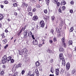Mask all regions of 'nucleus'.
<instances>
[{
  "label": "nucleus",
  "mask_w": 76,
  "mask_h": 76,
  "mask_svg": "<svg viewBox=\"0 0 76 76\" xmlns=\"http://www.w3.org/2000/svg\"><path fill=\"white\" fill-rule=\"evenodd\" d=\"M69 12L71 13H73V10H69Z\"/></svg>",
  "instance_id": "obj_56"
},
{
  "label": "nucleus",
  "mask_w": 76,
  "mask_h": 76,
  "mask_svg": "<svg viewBox=\"0 0 76 76\" xmlns=\"http://www.w3.org/2000/svg\"><path fill=\"white\" fill-rule=\"evenodd\" d=\"M11 59H12V57L10 56L7 57V61L9 62V61H10Z\"/></svg>",
  "instance_id": "obj_17"
},
{
  "label": "nucleus",
  "mask_w": 76,
  "mask_h": 76,
  "mask_svg": "<svg viewBox=\"0 0 76 76\" xmlns=\"http://www.w3.org/2000/svg\"><path fill=\"white\" fill-rule=\"evenodd\" d=\"M36 6L37 8H40L41 7V6L38 4H37L36 5Z\"/></svg>",
  "instance_id": "obj_35"
},
{
  "label": "nucleus",
  "mask_w": 76,
  "mask_h": 76,
  "mask_svg": "<svg viewBox=\"0 0 76 76\" xmlns=\"http://www.w3.org/2000/svg\"><path fill=\"white\" fill-rule=\"evenodd\" d=\"M64 70L62 69H61V70L60 73L61 74H63V73H64Z\"/></svg>",
  "instance_id": "obj_44"
},
{
  "label": "nucleus",
  "mask_w": 76,
  "mask_h": 76,
  "mask_svg": "<svg viewBox=\"0 0 76 76\" xmlns=\"http://www.w3.org/2000/svg\"><path fill=\"white\" fill-rule=\"evenodd\" d=\"M47 53H50V54L53 53L52 50H50V49H48V50H47Z\"/></svg>",
  "instance_id": "obj_20"
},
{
  "label": "nucleus",
  "mask_w": 76,
  "mask_h": 76,
  "mask_svg": "<svg viewBox=\"0 0 76 76\" xmlns=\"http://www.w3.org/2000/svg\"><path fill=\"white\" fill-rule=\"evenodd\" d=\"M54 68L53 66L51 67V69H50V72L52 73H54Z\"/></svg>",
  "instance_id": "obj_18"
},
{
  "label": "nucleus",
  "mask_w": 76,
  "mask_h": 76,
  "mask_svg": "<svg viewBox=\"0 0 76 76\" xmlns=\"http://www.w3.org/2000/svg\"><path fill=\"white\" fill-rule=\"evenodd\" d=\"M13 6L14 7H17V6H18V4L16 3H14Z\"/></svg>",
  "instance_id": "obj_41"
},
{
  "label": "nucleus",
  "mask_w": 76,
  "mask_h": 76,
  "mask_svg": "<svg viewBox=\"0 0 76 76\" xmlns=\"http://www.w3.org/2000/svg\"><path fill=\"white\" fill-rule=\"evenodd\" d=\"M50 33H52V34H54V30L53 29H51L50 30Z\"/></svg>",
  "instance_id": "obj_45"
},
{
  "label": "nucleus",
  "mask_w": 76,
  "mask_h": 76,
  "mask_svg": "<svg viewBox=\"0 0 76 76\" xmlns=\"http://www.w3.org/2000/svg\"><path fill=\"white\" fill-rule=\"evenodd\" d=\"M53 40H49V43H50V44H52V43H53Z\"/></svg>",
  "instance_id": "obj_53"
},
{
  "label": "nucleus",
  "mask_w": 76,
  "mask_h": 76,
  "mask_svg": "<svg viewBox=\"0 0 76 76\" xmlns=\"http://www.w3.org/2000/svg\"><path fill=\"white\" fill-rule=\"evenodd\" d=\"M3 42H4L5 44L7 43V40L6 39H4L3 40H2Z\"/></svg>",
  "instance_id": "obj_43"
},
{
  "label": "nucleus",
  "mask_w": 76,
  "mask_h": 76,
  "mask_svg": "<svg viewBox=\"0 0 76 76\" xmlns=\"http://www.w3.org/2000/svg\"><path fill=\"white\" fill-rule=\"evenodd\" d=\"M0 74L1 75H3L4 74V71H2L1 73H0Z\"/></svg>",
  "instance_id": "obj_37"
},
{
  "label": "nucleus",
  "mask_w": 76,
  "mask_h": 76,
  "mask_svg": "<svg viewBox=\"0 0 76 76\" xmlns=\"http://www.w3.org/2000/svg\"><path fill=\"white\" fill-rule=\"evenodd\" d=\"M22 52L24 54H28V50L26 48H24L22 49Z\"/></svg>",
  "instance_id": "obj_4"
},
{
  "label": "nucleus",
  "mask_w": 76,
  "mask_h": 76,
  "mask_svg": "<svg viewBox=\"0 0 76 76\" xmlns=\"http://www.w3.org/2000/svg\"><path fill=\"white\" fill-rule=\"evenodd\" d=\"M40 64L39 63L38 61H37L36 63V65L37 67H38V66H39Z\"/></svg>",
  "instance_id": "obj_29"
},
{
  "label": "nucleus",
  "mask_w": 76,
  "mask_h": 76,
  "mask_svg": "<svg viewBox=\"0 0 76 76\" xmlns=\"http://www.w3.org/2000/svg\"><path fill=\"white\" fill-rule=\"evenodd\" d=\"M59 59H60L61 60H62V66H65V65H66V61H65V59H64V58L63 56V53H60L59 54Z\"/></svg>",
  "instance_id": "obj_1"
},
{
  "label": "nucleus",
  "mask_w": 76,
  "mask_h": 76,
  "mask_svg": "<svg viewBox=\"0 0 76 76\" xmlns=\"http://www.w3.org/2000/svg\"><path fill=\"white\" fill-rule=\"evenodd\" d=\"M53 41L54 42H56V41H57V38L56 37H54L53 38Z\"/></svg>",
  "instance_id": "obj_49"
},
{
  "label": "nucleus",
  "mask_w": 76,
  "mask_h": 76,
  "mask_svg": "<svg viewBox=\"0 0 76 76\" xmlns=\"http://www.w3.org/2000/svg\"><path fill=\"white\" fill-rule=\"evenodd\" d=\"M23 37L24 39H26L27 40L28 39V36H24Z\"/></svg>",
  "instance_id": "obj_51"
},
{
  "label": "nucleus",
  "mask_w": 76,
  "mask_h": 76,
  "mask_svg": "<svg viewBox=\"0 0 76 76\" xmlns=\"http://www.w3.org/2000/svg\"><path fill=\"white\" fill-rule=\"evenodd\" d=\"M62 45L64 47H66V44L65 42H62Z\"/></svg>",
  "instance_id": "obj_27"
},
{
  "label": "nucleus",
  "mask_w": 76,
  "mask_h": 76,
  "mask_svg": "<svg viewBox=\"0 0 76 76\" xmlns=\"http://www.w3.org/2000/svg\"><path fill=\"white\" fill-rule=\"evenodd\" d=\"M28 4H26L24 2H23V4L22 5V7H26L27 8V7H28Z\"/></svg>",
  "instance_id": "obj_10"
},
{
  "label": "nucleus",
  "mask_w": 76,
  "mask_h": 76,
  "mask_svg": "<svg viewBox=\"0 0 76 76\" xmlns=\"http://www.w3.org/2000/svg\"><path fill=\"white\" fill-rule=\"evenodd\" d=\"M18 68V65L16 64H15L13 66L12 69L13 70H16V69Z\"/></svg>",
  "instance_id": "obj_11"
},
{
  "label": "nucleus",
  "mask_w": 76,
  "mask_h": 76,
  "mask_svg": "<svg viewBox=\"0 0 76 76\" xmlns=\"http://www.w3.org/2000/svg\"><path fill=\"white\" fill-rule=\"evenodd\" d=\"M32 35V33L31 31H28V36H29V37H31Z\"/></svg>",
  "instance_id": "obj_21"
},
{
  "label": "nucleus",
  "mask_w": 76,
  "mask_h": 76,
  "mask_svg": "<svg viewBox=\"0 0 76 76\" xmlns=\"http://www.w3.org/2000/svg\"><path fill=\"white\" fill-rule=\"evenodd\" d=\"M76 73V69H73L72 70L71 73L72 75H74Z\"/></svg>",
  "instance_id": "obj_19"
},
{
  "label": "nucleus",
  "mask_w": 76,
  "mask_h": 76,
  "mask_svg": "<svg viewBox=\"0 0 76 76\" xmlns=\"http://www.w3.org/2000/svg\"><path fill=\"white\" fill-rule=\"evenodd\" d=\"M14 15H15V16H17V15H18V14L17 13V12H14Z\"/></svg>",
  "instance_id": "obj_63"
},
{
  "label": "nucleus",
  "mask_w": 76,
  "mask_h": 76,
  "mask_svg": "<svg viewBox=\"0 0 76 76\" xmlns=\"http://www.w3.org/2000/svg\"><path fill=\"white\" fill-rule=\"evenodd\" d=\"M7 55H5L4 56H3L2 57V58H4V59H6L7 60Z\"/></svg>",
  "instance_id": "obj_38"
},
{
  "label": "nucleus",
  "mask_w": 76,
  "mask_h": 76,
  "mask_svg": "<svg viewBox=\"0 0 76 76\" xmlns=\"http://www.w3.org/2000/svg\"><path fill=\"white\" fill-rule=\"evenodd\" d=\"M62 9V7H60L58 9L59 12H60V13H61L62 12V11H61Z\"/></svg>",
  "instance_id": "obj_33"
},
{
  "label": "nucleus",
  "mask_w": 76,
  "mask_h": 76,
  "mask_svg": "<svg viewBox=\"0 0 76 76\" xmlns=\"http://www.w3.org/2000/svg\"><path fill=\"white\" fill-rule=\"evenodd\" d=\"M62 10H64L66 9V7L64 6H63L62 7Z\"/></svg>",
  "instance_id": "obj_54"
},
{
  "label": "nucleus",
  "mask_w": 76,
  "mask_h": 76,
  "mask_svg": "<svg viewBox=\"0 0 76 76\" xmlns=\"http://www.w3.org/2000/svg\"><path fill=\"white\" fill-rule=\"evenodd\" d=\"M70 67V63H68L66 65V69L67 70H69Z\"/></svg>",
  "instance_id": "obj_8"
},
{
  "label": "nucleus",
  "mask_w": 76,
  "mask_h": 76,
  "mask_svg": "<svg viewBox=\"0 0 76 76\" xmlns=\"http://www.w3.org/2000/svg\"><path fill=\"white\" fill-rule=\"evenodd\" d=\"M56 32L57 33H60V30H59V29L57 27L56 28Z\"/></svg>",
  "instance_id": "obj_34"
},
{
  "label": "nucleus",
  "mask_w": 76,
  "mask_h": 76,
  "mask_svg": "<svg viewBox=\"0 0 76 76\" xmlns=\"http://www.w3.org/2000/svg\"><path fill=\"white\" fill-rule=\"evenodd\" d=\"M57 4V6H59L60 5V3L59 2H58Z\"/></svg>",
  "instance_id": "obj_59"
},
{
  "label": "nucleus",
  "mask_w": 76,
  "mask_h": 76,
  "mask_svg": "<svg viewBox=\"0 0 76 76\" xmlns=\"http://www.w3.org/2000/svg\"><path fill=\"white\" fill-rule=\"evenodd\" d=\"M54 60H53V59H52L51 58V59H50V63H53Z\"/></svg>",
  "instance_id": "obj_40"
},
{
  "label": "nucleus",
  "mask_w": 76,
  "mask_h": 76,
  "mask_svg": "<svg viewBox=\"0 0 76 76\" xmlns=\"http://www.w3.org/2000/svg\"><path fill=\"white\" fill-rule=\"evenodd\" d=\"M38 16L37 15H34L32 19L33 20H34V21H36L38 20Z\"/></svg>",
  "instance_id": "obj_9"
},
{
  "label": "nucleus",
  "mask_w": 76,
  "mask_h": 76,
  "mask_svg": "<svg viewBox=\"0 0 76 76\" xmlns=\"http://www.w3.org/2000/svg\"><path fill=\"white\" fill-rule=\"evenodd\" d=\"M54 16H52L51 17V19L52 20H54Z\"/></svg>",
  "instance_id": "obj_55"
},
{
  "label": "nucleus",
  "mask_w": 76,
  "mask_h": 76,
  "mask_svg": "<svg viewBox=\"0 0 76 76\" xmlns=\"http://www.w3.org/2000/svg\"><path fill=\"white\" fill-rule=\"evenodd\" d=\"M33 44L35 45H37L38 44V41L36 39H34L33 41Z\"/></svg>",
  "instance_id": "obj_7"
},
{
  "label": "nucleus",
  "mask_w": 76,
  "mask_h": 76,
  "mask_svg": "<svg viewBox=\"0 0 76 76\" xmlns=\"http://www.w3.org/2000/svg\"><path fill=\"white\" fill-rule=\"evenodd\" d=\"M39 24L41 26V27L42 28H44L45 25V23H44V21L43 20H41L39 21Z\"/></svg>",
  "instance_id": "obj_3"
},
{
  "label": "nucleus",
  "mask_w": 76,
  "mask_h": 76,
  "mask_svg": "<svg viewBox=\"0 0 76 76\" xmlns=\"http://www.w3.org/2000/svg\"><path fill=\"white\" fill-rule=\"evenodd\" d=\"M4 1L5 4H7L8 3H9V2L7 0H5Z\"/></svg>",
  "instance_id": "obj_46"
},
{
  "label": "nucleus",
  "mask_w": 76,
  "mask_h": 76,
  "mask_svg": "<svg viewBox=\"0 0 76 76\" xmlns=\"http://www.w3.org/2000/svg\"><path fill=\"white\" fill-rule=\"evenodd\" d=\"M55 73L56 76H58L59 75V69L58 68L56 69L55 70Z\"/></svg>",
  "instance_id": "obj_5"
},
{
  "label": "nucleus",
  "mask_w": 76,
  "mask_h": 76,
  "mask_svg": "<svg viewBox=\"0 0 76 76\" xmlns=\"http://www.w3.org/2000/svg\"><path fill=\"white\" fill-rule=\"evenodd\" d=\"M27 34H28V30H25L23 33L24 36L25 37H26L27 36Z\"/></svg>",
  "instance_id": "obj_16"
},
{
  "label": "nucleus",
  "mask_w": 76,
  "mask_h": 76,
  "mask_svg": "<svg viewBox=\"0 0 76 76\" xmlns=\"http://www.w3.org/2000/svg\"><path fill=\"white\" fill-rule=\"evenodd\" d=\"M2 67L4 69H5L6 67V65L4 64L2 66Z\"/></svg>",
  "instance_id": "obj_50"
},
{
  "label": "nucleus",
  "mask_w": 76,
  "mask_h": 76,
  "mask_svg": "<svg viewBox=\"0 0 76 76\" xmlns=\"http://www.w3.org/2000/svg\"><path fill=\"white\" fill-rule=\"evenodd\" d=\"M59 51L60 52H63V51H64V49H63V48H61L59 49Z\"/></svg>",
  "instance_id": "obj_32"
},
{
  "label": "nucleus",
  "mask_w": 76,
  "mask_h": 76,
  "mask_svg": "<svg viewBox=\"0 0 76 76\" xmlns=\"http://www.w3.org/2000/svg\"><path fill=\"white\" fill-rule=\"evenodd\" d=\"M3 15L0 14V20H1L2 19H3Z\"/></svg>",
  "instance_id": "obj_30"
},
{
  "label": "nucleus",
  "mask_w": 76,
  "mask_h": 76,
  "mask_svg": "<svg viewBox=\"0 0 76 76\" xmlns=\"http://www.w3.org/2000/svg\"><path fill=\"white\" fill-rule=\"evenodd\" d=\"M73 43V42H72V40H69V41H68V44H69V45H72Z\"/></svg>",
  "instance_id": "obj_24"
},
{
  "label": "nucleus",
  "mask_w": 76,
  "mask_h": 76,
  "mask_svg": "<svg viewBox=\"0 0 76 76\" xmlns=\"http://www.w3.org/2000/svg\"><path fill=\"white\" fill-rule=\"evenodd\" d=\"M73 27H72L70 29H69V31L70 32H73Z\"/></svg>",
  "instance_id": "obj_36"
},
{
  "label": "nucleus",
  "mask_w": 76,
  "mask_h": 76,
  "mask_svg": "<svg viewBox=\"0 0 76 76\" xmlns=\"http://www.w3.org/2000/svg\"><path fill=\"white\" fill-rule=\"evenodd\" d=\"M44 12L45 14H47L48 13V11L47 10H44Z\"/></svg>",
  "instance_id": "obj_39"
},
{
  "label": "nucleus",
  "mask_w": 76,
  "mask_h": 76,
  "mask_svg": "<svg viewBox=\"0 0 76 76\" xmlns=\"http://www.w3.org/2000/svg\"><path fill=\"white\" fill-rule=\"evenodd\" d=\"M62 42H64L65 41V38L64 37H63L61 39Z\"/></svg>",
  "instance_id": "obj_47"
},
{
  "label": "nucleus",
  "mask_w": 76,
  "mask_h": 76,
  "mask_svg": "<svg viewBox=\"0 0 76 76\" xmlns=\"http://www.w3.org/2000/svg\"><path fill=\"white\" fill-rule=\"evenodd\" d=\"M32 10V7L30 6H28V7L27 8V11L28 12H31Z\"/></svg>",
  "instance_id": "obj_15"
},
{
  "label": "nucleus",
  "mask_w": 76,
  "mask_h": 76,
  "mask_svg": "<svg viewBox=\"0 0 76 76\" xmlns=\"http://www.w3.org/2000/svg\"><path fill=\"white\" fill-rule=\"evenodd\" d=\"M49 3H50V1H49V0H48L47 1V5H49Z\"/></svg>",
  "instance_id": "obj_58"
},
{
  "label": "nucleus",
  "mask_w": 76,
  "mask_h": 76,
  "mask_svg": "<svg viewBox=\"0 0 76 76\" xmlns=\"http://www.w3.org/2000/svg\"><path fill=\"white\" fill-rule=\"evenodd\" d=\"M29 58H23V61L24 63H26V62H28V61H29Z\"/></svg>",
  "instance_id": "obj_6"
},
{
  "label": "nucleus",
  "mask_w": 76,
  "mask_h": 76,
  "mask_svg": "<svg viewBox=\"0 0 76 76\" xmlns=\"http://www.w3.org/2000/svg\"><path fill=\"white\" fill-rule=\"evenodd\" d=\"M43 19L46 22H47L49 21L50 20V17L46 15H45L43 16Z\"/></svg>",
  "instance_id": "obj_2"
},
{
  "label": "nucleus",
  "mask_w": 76,
  "mask_h": 76,
  "mask_svg": "<svg viewBox=\"0 0 76 76\" xmlns=\"http://www.w3.org/2000/svg\"><path fill=\"white\" fill-rule=\"evenodd\" d=\"M11 61V63H13L14 62H15V60H14V59H12L10 60Z\"/></svg>",
  "instance_id": "obj_48"
},
{
  "label": "nucleus",
  "mask_w": 76,
  "mask_h": 76,
  "mask_svg": "<svg viewBox=\"0 0 76 76\" xmlns=\"http://www.w3.org/2000/svg\"><path fill=\"white\" fill-rule=\"evenodd\" d=\"M25 73V70H23L22 71L21 74L22 75H24Z\"/></svg>",
  "instance_id": "obj_42"
},
{
  "label": "nucleus",
  "mask_w": 76,
  "mask_h": 76,
  "mask_svg": "<svg viewBox=\"0 0 76 76\" xmlns=\"http://www.w3.org/2000/svg\"><path fill=\"white\" fill-rule=\"evenodd\" d=\"M35 72L36 74V76H39V71L38 70V69H36L35 70Z\"/></svg>",
  "instance_id": "obj_12"
},
{
  "label": "nucleus",
  "mask_w": 76,
  "mask_h": 76,
  "mask_svg": "<svg viewBox=\"0 0 76 76\" xmlns=\"http://www.w3.org/2000/svg\"><path fill=\"white\" fill-rule=\"evenodd\" d=\"M52 1L53 3L57 4V2H58V0H53Z\"/></svg>",
  "instance_id": "obj_25"
},
{
  "label": "nucleus",
  "mask_w": 76,
  "mask_h": 76,
  "mask_svg": "<svg viewBox=\"0 0 76 76\" xmlns=\"http://www.w3.org/2000/svg\"><path fill=\"white\" fill-rule=\"evenodd\" d=\"M61 4H62V5L63 4V5H64L66 4V2L64 1L63 0L61 2Z\"/></svg>",
  "instance_id": "obj_23"
},
{
  "label": "nucleus",
  "mask_w": 76,
  "mask_h": 76,
  "mask_svg": "<svg viewBox=\"0 0 76 76\" xmlns=\"http://www.w3.org/2000/svg\"><path fill=\"white\" fill-rule=\"evenodd\" d=\"M22 64L20 63L17 65L18 68H19L20 67H22Z\"/></svg>",
  "instance_id": "obj_26"
},
{
  "label": "nucleus",
  "mask_w": 76,
  "mask_h": 76,
  "mask_svg": "<svg viewBox=\"0 0 76 76\" xmlns=\"http://www.w3.org/2000/svg\"><path fill=\"white\" fill-rule=\"evenodd\" d=\"M4 35H5V34L4 33H3L2 34H1V36L2 38H5V36Z\"/></svg>",
  "instance_id": "obj_31"
},
{
  "label": "nucleus",
  "mask_w": 76,
  "mask_h": 76,
  "mask_svg": "<svg viewBox=\"0 0 76 76\" xmlns=\"http://www.w3.org/2000/svg\"><path fill=\"white\" fill-rule=\"evenodd\" d=\"M74 2H73V1H71L70 2V4H74Z\"/></svg>",
  "instance_id": "obj_61"
},
{
  "label": "nucleus",
  "mask_w": 76,
  "mask_h": 76,
  "mask_svg": "<svg viewBox=\"0 0 76 76\" xmlns=\"http://www.w3.org/2000/svg\"><path fill=\"white\" fill-rule=\"evenodd\" d=\"M30 1L32 3H34V2H35L34 0H30Z\"/></svg>",
  "instance_id": "obj_62"
},
{
  "label": "nucleus",
  "mask_w": 76,
  "mask_h": 76,
  "mask_svg": "<svg viewBox=\"0 0 76 76\" xmlns=\"http://www.w3.org/2000/svg\"><path fill=\"white\" fill-rule=\"evenodd\" d=\"M35 11H36V8H35L33 9L32 12H35Z\"/></svg>",
  "instance_id": "obj_57"
},
{
  "label": "nucleus",
  "mask_w": 76,
  "mask_h": 76,
  "mask_svg": "<svg viewBox=\"0 0 76 76\" xmlns=\"http://www.w3.org/2000/svg\"><path fill=\"white\" fill-rule=\"evenodd\" d=\"M28 16H31V17L32 16L33 14H32V12H28Z\"/></svg>",
  "instance_id": "obj_28"
},
{
  "label": "nucleus",
  "mask_w": 76,
  "mask_h": 76,
  "mask_svg": "<svg viewBox=\"0 0 76 76\" xmlns=\"http://www.w3.org/2000/svg\"><path fill=\"white\" fill-rule=\"evenodd\" d=\"M5 32L6 33H7V32H9V31L7 29H6L5 30Z\"/></svg>",
  "instance_id": "obj_60"
},
{
  "label": "nucleus",
  "mask_w": 76,
  "mask_h": 76,
  "mask_svg": "<svg viewBox=\"0 0 76 76\" xmlns=\"http://www.w3.org/2000/svg\"><path fill=\"white\" fill-rule=\"evenodd\" d=\"M1 9H3L4 7V6L3 5H1Z\"/></svg>",
  "instance_id": "obj_64"
},
{
  "label": "nucleus",
  "mask_w": 76,
  "mask_h": 76,
  "mask_svg": "<svg viewBox=\"0 0 76 76\" xmlns=\"http://www.w3.org/2000/svg\"><path fill=\"white\" fill-rule=\"evenodd\" d=\"M42 44H39V45L38 46L39 47H41L42 45V44H45V43H44V40H42Z\"/></svg>",
  "instance_id": "obj_22"
},
{
  "label": "nucleus",
  "mask_w": 76,
  "mask_h": 76,
  "mask_svg": "<svg viewBox=\"0 0 76 76\" xmlns=\"http://www.w3.org/2000/svg\"><path fill=\"white\" fill-rule=\"evenodd\" d=\"M23 27L20 30V31L18 33L17 35L18 36H19V35H20V34L22 33V31H23Z\"/></svg>",
  "instance_id": "obj_13"
},
{
  "label": "nucleus",
  "mask_w": 76,
  "mask_h": 76,
  "mask_svg": "<svg viewBox=\"0 0 76 76\" xmlns=\"http://www.w3.org/2000/svg\"><path fill=\"white\" fill-rule=\"evenodd\" d=\"M6 61H7V59H4L3 58H2V63L3 64L6 63Z\"/></svg>",
  "instance_id": "obj_14"
},
{
  "label": "nucleus",
  "mask_w": 76,
  "mask_h": 76,
  "mask_svg": "<svg viewBox=\"0 0 76 76\" xmlns=\"http://www.w3.org/2000/svg\"><path fill=\"white\" fill-rule=\"evenodd\" d=\"M9 47V45H6L4 47V48L5 49H6L7 48V47Z\"/></svg>",
  "instance_id": "obj_52"
}]
</instances>
